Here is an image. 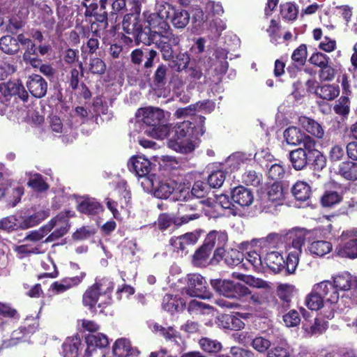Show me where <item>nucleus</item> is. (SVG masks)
<instances>
[{
    "label": "nucleus",
    "instance_id": "1",
    "mask_svg": "<svg viewBox=\"0 0 357 357\" xmlns=\"http://www.w3.org/2000/svg\"><path fill=\"white\" fill-rule=\"evenodd\" d=\"M154 13L146 17V22L150 27L147 33V39L153 38V34H158L168 40L174 46L178 45L180 37L173 33L167 21L170 17L172 6L165 1H158Z\"/></svg>",
    "mask_w": 357,
    "mask_h": 357
},
{
    "label": "nucleus",
    "instance_id": "2",
    "mask_svg": "<svg viewBox=\"0 0 357 357\" xmlns=\"http://www.w3.org/2000/svg\"><path fill=\"white\" fill-rule=\"evenodd\" d=\"M199 120L200 126L197 128L192 127L189 121L178 123L174 127V139L169 140L168 146L181 153L186 154L192 152L197 146L195 139L203 135L206 131L204 126L205 117L200 116Z\"/></svg>",
    "mask_w": 357,
    "mask_h": 357
},
{
    "label": "nucleus",
    "instance_id": "3",
    "mask_svg": "<svg viewBox=\"0 0 357 357\" xmlns=\"http://www.w3.org/2000/svg\"><path fill=\"white\" fill-rule=\"evenodd\" d=\"M136 117L138 123L142 122L146 127L142 130L145 134L156 139H164L169 134L167 125L169 113L158 108L149 107L137 110Z\"/></svg>",
    "mask_w": 357,
    "mask_h": 357
},
{
    "label": "nucleus",
    "instance_id": "4",
    "mask_svg": "<svg viewBox=\"0 0 357 357\" xmlns=\"http://www.w3.org/2000/svg\"><path fill=\"white\" fill-rule=\"evenodd\" d=\"M289 158L293 168L302 170L308 165H312L315 169H322L326 166V158L316 148V142L307 138L305 144L291 151Z\"/></svg>",
    "mask_w": 357,
    "mask_h": 357
},
{
    "label": "nucleus",
    "instance_id": "5",
    "mask_svg": "<svg viewBox=\"0 0 357 357\" xmlns=\"http://www.w3.org/2000/svg\"><path fill=\"white\" fill-rule=\"evenodd\" d=\"M150 181L153 186L144 190L153 192L158 198L167 199L172 195V199L175 201H184L189 196L188 184L174 177L155 174Z\"/></svg>",
    "mask_w": 357,
    "mask_h": 357
},
{
    "label": "nucleus",
    "instance_id": "6",
    "mask_svg": "<svg viewBox=\"0 0 357 357\" xmlns=\"http://www.w3.org/2000/svg\"><path fill=\"white\" fill-rule=\"evenodd\" d=\"M307 232L302 228H295L289 231V238L292 240L289 248L288 256L285 261V268L289 273H293L298 264L299 257L302 253V246L305 241Z\"/></svg>",
    "mask_w": 357,
    "mask_h": 357
},
{
    "label": "nucleus",
    "instance_id": "7",
    "mask_svg": "<svg viewBox=\"0 0 357 357\" xmlns=\"http://www.w3.org/2000/svg\"><path fill=\"white\" fill-rule=\"evenodd\" d=\"M128 167L138 177L143 189L153 186L150 180L155 174L151 173L152 164L149 160L142 155L132 156L128 162Z\"/></svg>",
    "mask_w": 357,
    "mask_h": 357
},
{
    "label": "nucleus",
    "instance_id": "8",
    "mask_svg": "<svg viewBox=\"0 0 357 357\" xmlns=\"http://www.w3.org/2000/svg\"><path fill=\"white\" fill-rule=\"evenodd\" d=\"M211 284L218 294L229 298L241 299L251 294L250 289L244 284L229 280H211Z\"/></svg>",
    "mask_w": 357,
    "mask_h": 357
},
{
    "label": "nucleus",
    "instance_id": "9",
    "mask_svg": "<svg viewBox=\"0 0 357 357\" xmlns=\"http://www.w3.org/2000/svg\"><path fill=\"white\" fill-rule=\"evenodd\" d=\"M336 254L342 257L357 258V228L344 231L337 239Z\"/></svg>",
    "mask_w": 357,
    "mask_h": 357
},
{
    "label": "nucleus",
    "instance_id": "10",
    "mask_svg": "<svg viewBox=\"0 0 357 357\" xmlns=\"http://www.w3.org/2000/svg\"><path fill=\"white\" fill-rule=\"evenodd\" d=\"M184 291L191 297L210 298L211 294L208 290L205 278L200 274H189L187 276V284Z\"/></svg>",
    "mask_w": 357,
    "mask_h": 357
},
{
    "label": "nucleus",
    "instance_id": "11",
    "mask_svg": "<svg viewBox=\"0 0 357 357\" xmlns=\"http://www.w3.org/2000/svg\"><path fill=\"white\" fill-rule=\"evenodd\" d=\"M122 28L126 33L132 35L136 40L146 43L148 34L142 30V24L139 18V14L130 13L126 15L122 22Z\"/></svg>",
    "mask_w": 357,
    "mask_h": 357
},
{
    "label": "nucleus",
    "instance_id": "12",
    "mask_svg": "<svg viewBox=\"0 0 357 357\" xmlns=\"http://www.w3.org/2000/svg\"><path fill=\"white\" fill-rule=\"evenodd\" d=\"M209 204L210 201L204 199L194 203L181 204L178 208L180 224H186L199 218L203 211V205Z\"/></svg>",
    "mask_w": 357,
    "mask_h": 357
},
{
    "label": "nucleus",
    "instance_id": "13",
    "mask_svg": "<svg viewBox=\"0 0 357 357\" xmlns=\"http://www.w3.org/2000/svg\"><path fill=\"white\" fill-rule=\"evenodd\" d=\"M17 96L24 102L28 98V93L18 81L8 82L0 84V102L5 103L9 98Z\"/></svg>",
    "mask_w": 357,
    "mask_h": 357
},
{
    "label": "nucleus",
    "instance_id": "14",
    "mask_svg": "<svg viewBox=\"0 0 357 357\" xmlns=\"http://www.w3.org/2000/svg\"><path fill=\"white\" fill-rule=\"evenodd\" d=\"M227 240L228 237L225 231H212L206 236L204 240L206 246L212 250L215 248L213 257L217 261L222 259Z\"/></svg>",
    "mask_w": 357,
    "mask_h": 357
},
{
    "label": "nucleus",
    "instance_id": "15",
    "mask_svg": "<svg viewBox=\"0 0 357 357\" xmlns=\"http://www.w3.org/2000/svg\"><path fill=\"white\" fill-rule=\"evenodd\" d=\"M63 357H91L79 337H68L62 345Z\"/></svg>",
    "mask_w": 357,
    "mask_h": 357
},
{
    "label": "nucleus",
    "instance_id": "16",
    "mask_svg": "<svg viewBox=\"0 0 357 357\" xmlns=\"http://www.w3.org/2000/svg\"><path fill=\"white\" fill-rule=\"evenodd\" d=\"M199 237L198 231L189 232L179 236L172 237L169 244L176 251L187 253L189 249L197 243Z\"/></svg>",
    "mask_w": 357,
    "mask_h": 357
},
{
    "label": "nucleus",
    "instance_id": "17",
    "mask_svg": "<svg viewBox=\"0 0 357 357\" xmlns=\"http://www.w3.org/2000/svg\"><path fill=\"white\" fill-rule=\"evenodd\" d=\"M47 225H51L48 229V233L53 229V232L47 236L45 242L54 241L64 236L69 229L68 220L64 215H57L52 218Z\"/></svg>",
    "mask_w": 357,
    "mask_h": 357
},
{
    "label": "nucleus",
    "instance_id": "18",
    "mask_svg": "<svg viewBox=\"0 0 357 357\" xmlns=\"http://www.w3.org/2000/svg\"><path fill=\"white\" fill-rule=\"evenodd\" d=\"M315 291L321 294L326 303L335 305L340 298V292L331 280H324L315 284Z\"/></svg>",
    "mask_w": 357,
    "mask_h": 357
},
{
    "label": "nucleus",
    "instance_id": "19",
    "mask_svg": "<svg viewBox=\"0 0 357 357\" xmlns=\"http://www.w3.org/2000/svg\"><path fill=\"white\" fill-rule=\"evenodd\" d=\"M112 0H100V9L98 11V4L96 3L87 5V3H83V6L86 8L84 15L86 17H94L96 20L99 22H104L106 25L107 24V11L106 8L108 5L111 3Z\"/></svg>",
    "mask_w": 357,
    "mask_h": 357
},
{
    "label": "nucleus",
    "instance_id": "20",
    "mask_svg": "<svg viewBox=\"0 0 357 357\" xmlns=\"http://www.w3.org/2000/svg\"><path fill=\"white\" fill-rule=\"evenodd\" d=\"M114 357H134L139 354L138 350L132 347L128 339L122 337L117 339L113 347Z\"/></svg>",
    "mask_w": 357,
    "mask_h": 357
},
{
    "label": "nucleus",
    "instance_id": "21",
    "mask_svg": "<svg viewBox=\"0 0 357 357\" xmlns=\"http://www.w3.org/2000/svg\"><path fill=\"white\" fill-rule=\"evenodd\" d=\"M26 86L33 96L40 98L45 96L47 83L40 75L34 74L28 77Z\"/></svg>",
    "mask_w": 357,
    "mask_h": 357
},
{
    "label": "nucleus",
    "instance_id": "22",
    "mask_svg": "<svg viewBox=\"0 0 357 357\" xmlns=\"http://www.w3.org/2000/svg\"><path fill=\"white\" fill-rule=\"evenodd\" d=\"M85 342L86 353H89L91 356L96 349L105 348L109 345L107 336L99 332L86 335L85 336Z\"/></svg>",
    "mask_w": 357,
    "mask_h": 357
},
{
    "label": "nucleus",
    "instance_id": "23",
    "mask_svg": "<svg viewBox=\"0 0 357 357\" xmlns=\"http://www.w3.org/2000/svg\"><path fill=\"white\" fill-rule=\"evenodd\" d=\"M252 159V154H247L243 152H236L230 155L222 165L225 171L234 172L238 169L242 165L250 162Z\"/></svg>",
    "mask_w": 357,
    "mask_h": 357
},
{
    "label": "nucleus",
    "instance_id": "24",
    "mask_svg": "<svg viewBox=\"0 0 357 357\" xmlns=\"http://www.w3.org/2000/svg\"><path fill=\"white\" fill-rule=\"evenodd\" d=\"M287 144L291 146H303L307 138H312L297 127L291 126L287 128L283 133Z\"/></svg>",
    "mask_w": 357,
    "mask_h": 357
},
{
    "label": "nucleus",
    "instance_id": "25",
    "mask_svg": "<svg viewBox=\"0 0 357 357\" xmlns=\"http://www.w3.org/2000/svg\"><path fill=\"white\" fill-rule=\"evenodd\" d=\"M82 302L84 306L88 307L90 310H93L98 304L99 307H102L104 305V297L96 289V286L93 284L89 287L83 294Z\"/></svg>",
    "mask_w": 357,
    "mask_h": 357
},
{
    "label": "nucleus",
    "instance_id": "26",
    "mask_svg": "<svg viewBox=\"0 0 357 357\" xmlns=\"http://www.w3.org/2000/svg\"><path fill=\"white\" fill-rule=\"evenodd\" d=\"M155 44L162 53V59L165 61H169L173 59L172 46L174 45L166 38L158 34H153V38L148 39L145 44Z\"/></svg>",
    "mask_w": 357,
    "mask_h": 357
},
{
    "label": "nucleus",
    "instance_id": "27",
    "mask_svg": "<svg viewBox=\"0 0 357 357\" xmlns=\"http://www.w3.org/2000/svg\"><path fill=\"white\" fill-rule=\"evenodd\" d=\"M213 109L214 104L213 102H197L194 105H190L185 107L177 109L175 112V116L177 118H183L193 115L197 112L204 111L206 112H211Z\"/></svg>",
    "mask_w": 357,
    "mask_h": 357
},
{
    "label": "nucleus",
    "instance_id": "28",
    "mask_svg": "<svg viewBox=\"0 0 357 357\" xmlns=\"http://www.w3.org/2000/svg\"><path fill=\"white\" fill-rule=\"evenodd\" d=\"M231 199L241 206H248L254 200L252 192L243 186L234 188L231 191Z\"/></svg>",
    "mask_w": 357,
    "mask_h": 357
},
{
    "label": "nucleus",
    "instance_id": "29",
    "mask_svg": "<svg viewBox=\"0 0 357 357\" xmlns=\"http://www.w3.org/2000/svg\"><path fill=\"white\" fill-rule=\"evenodd\" d=\"M77 210L88 215H97L102 211V206L94 198L84 197L78 202Z\"/></svg>",
    "mask_w": 357,
    "mask_h": 357
},
{
    "label": "nucleus",
    "instance_id": "30",
    "mask_svg": "<svg viewBox=\"0 0 357 357\" xmlns=\"http://www.w3.org/2000/svg\"><path fill=\"white\" fill-rule=\"evenodd\" d=\"M190 19V13L186 10L172 6L169 20L176 29H184L188 24Z\"/></svg>",
    "mask_w": 357,
    "mask_h": 357
},
{
    "label": "nucleus",
    "instance_id": "31",
    "mask_svg": "<svg viewBox=\"0 0 357 357\" xmlns=\"http://www.w3.org/2000/svg\"><path fill=\"white\" fill-rule=\"evenodd\" d=\"M233 278L237 279L245 283L247 285L257 289H270L269 283L262 279L255 278L250 275L242 274L238 272L231 273Z\"/></svg>",
    "mask_w": 357,
    "mask_h": 357
},
{
    "label": "nucleus",
    "instance_id": "32",
    "mask_svg": "<svg viewBox=\"0 0 357 357\" xmlns=\"http://www.w3.org/2000/svg\"><path fill=\"white\" fill-rule=\"evenodd\" d=\"M264 261L266 265L274 273H279L285 268V261L283 256L276 251L267 252Z\"/></svg>",
    "mask_w": 357,
    "mask_h": 357
},
{
    "label": "nucleus",
    "instance_id": "33",
    "mask_svg": "<svg viewBox=\"0 0 357 357\" xmlns=\"http://www.w3.org/2000/svg\"><path fill=\"white\" fill-rule=\"evenodd\" d=\"M333 285L340 291H349L353 284L352 275L348 271L340 272L332 276Z\"/></svg>",
    "mask_w": 357,
    "mask_h": 357
},
{
    "label": "nucleus",
    "instance_id": "34",
    "mask_svg": "<svg viewBox=\"0 0 357 357\" xmlns=\"http://www.w3.org/2000/svg\"><path fill=\"white\" fill-rule=\"evenodd\" d=\"M299 123L308 133L318 139L323 138L324 130L321 125L314 119L306 116H301L299 118Z\"/></svg>",
    "mask_w": 357,
    "mask_h": 357
},
{
    "label": "nucleus",
    "instance_id": "35",
    "mask_svg": "<svg viewBox=\"0 0 357 357\" xmlns=\"http://www.w3.org/2000/svg\"><path fill=\"white\" fill-rule=\"evenodd\" d=\"M332 249V243L324 240L312 241L307 247V250L312 255L320 257L329 253Z\"/></svg>",
    "mask_w": 357,
    "mask_h": 357
},
{
    "label": "nucleus",
    "instance_id": "36",
    "mask_svg": "<svg viewBox=\"0 0 357 357\" xmlns=\"http://www.w3.org/2000/svg\"><path fill=\"white\" fill-rule=\"evenodd\" d=\"M285 195V190L280 183L275 182L267 188L268 200L275 204H280L284 199Z\"/></svg>",
    "mask_w": 357,
    "mask_h": 357
},
{
    "label": "nucleus",
    "instance_id": "37",
    "mask_svg": "<svg viewBox=\"0 0 357 357\" xmlns=\"http://www.w3.org/2000/svg\"><path fill=\"white\" fill-rule=\"evenodd\" d=\"M337 174L344 179L357 181V163L351 161L342 162L339 165Z\"/></svg>",
    "mask_w": 357,
    "mask_h": 357
},
{
    "label": "nucleus",
    "instance_id": "38",
    "mask_svg": "<svg viewBox=\"0 0 357 357\" xmlns=\"http://www.w3.org/2000/svg\"><path fill=\"white\" fill-rule=\"evenodd\" d=\"M151 328L154 332L158 333L161 336L164 337L167 341H171L176 344H179V342L181 341L180 333L172 326L165 328L155 323Z\"/></svg>",
    "mask_w": 357,
    "mask_h": 357
},
{
    "label": "nucleus",
    "instance_id": "39",
    "mask_svg": "<svg viewBox=\"0 0 357 357\" xmlns=\"http://www.w3.org/2000/svg\"><path fill=\"white\" fill-rule=\"evenodd\" d=\"M280 239L281 236L278 234L271 233L266 237L252 239L251 241V245L261 249L275 248L278 246Z\"/></svg>",
    "mask_w": 357,
    "mask_h": 357
},
{
    "label": "nucleus",
    "instance_id": "40",
    "mask_svg": "<svg viewBox=\"0 0 357 357\" xmlns=\"http://www.w3.org/2000/svg\"><path fill=\"white\" fill-rule=\"evenodd\" d=\"M291 192L296 200L305 202L310 197L311 188L305 182L298 181L293 185Z\"/></svg>",
    "mask_w": 357,
    "mask_h": 357
},
{
    "label": "nucleus",
    "instance_id": "41",
    "mask_svg": "<svg viewBox=\"0 0 357 357\" xmlns=\"http://www.w3.org/2000/svg\"><path fill=\"white\" fill-rule=\"evenodd\" d=\"M184 305L185 303L182 299L177 298L170 294H166L162 300V308L172 314L181 310Z\"/></svg>",
    "mask_w": 357,
    "mask_h": 357
},
{
    "label": "nucleus",
    "instance_id": "42",
    "mask_svg": "<svg viewBox=\"0 0 357 357\" xmlns=\"http://www.w3.org/2000/svg\"><path fill=\"white\" fill-rule=\"evenodd\" d=\"M316 94L326 100H334L340 93L339 87L334 84H324L316 89Z\"/></svg>",
    "mask_w": 357,
    "mask_h": 357
},
{
    "label": "nucleus",
    "instance_id": "43",
    "mask_svg": "<svg viewBox=\"0 0 357 357\" xmlns=\"http://www.w3.org/2000/svg\"><path fill=\"white\" fill-rule=\"evenodd\" d=\"M243 254L236 249H230L229 250L225 251L222 254V258L226 264L229 266H243L245 264H241L243 260Z\"/></svg>",
    "mask_w": 357,
    "mask_h": 357
},
{
    "label": "nucleus",
    "instance_id": "44",
    "mask_svg": "<svg viewBox=\"0 0 357 357\" xmlns=\"http://www.w3.org/2000/svg\"><path fill=\"white\" fill-rule=\"evenodd\" d=\"M104 297V303L109 304L111 300L110 294L114 289V283L108 278H103L96 282L94 284Z\"/></svg>",
    "mask_w": 357,
    "mask_h": 357
},
{
    "label": "nucleus",
    "instance_id": "45",
    "mask_svg": "<svg viewBox=\"0 0 357 357\" xmlns=\"http://www.w3.org/2000/svg\"><path fill=\"white\" fill-rule=\"evenodd\" d=\"M294 291V287L291 284H281L277 288V295L282 301L284 308L289 307L291 298Z\"/></svg>",
    "mask_w": 357,
    "mask_h": 357
},
{
    "label": "nucleus",
    "instance_id": "46",
    "mask_svg": "<svg viewBox=\"0 0 357 357\" xmlns=\"http://www.w3.org/2000/svg\"><path fill=\"white\" fill-rule=\"evenodd\" d=\"M0 48L6 54H13L20 50L17 40L11 36H5L0 39Z\"/></svg>",
    "mask_w": 357,
    "mask_h": 357
},
{
    "label": "nucleus",
    "instance_id": "47",
    "mask_svg": "<svg viewBox=\"0 0 357 357\" xmlns=\"http://www.w3.org/2000/svg\"><path fill=\"white\" fill-rule=\"evenodd\" d=\"M187 184L189 196L186 197L185 201H188L192 197H196L198 199L204 198L208 193V187L206 183L202 181H198L195 182L191 190L189 184Z\"/></svg>",
    "mask_w": 357,
    "mask_h": 357
},
{
    "label": "nucleus",
    "instance_id": "48",
    "mask_svg": "<svg viewBox=\"0 0 357 357\" xmlns=\"http://www.w3.org/2000/svg\"><path fill=\"white\" fill-rule=\"evenodd\" d=\"M26 175L29 176L28 185L38 192H43L49 188L48 184L45 181L43 176L40 174L27 172Z\"/></svg>",
    "mask_w": 357,
    "mask_h": 357
},
{
    "label": "nucleus",
    "instance_id": "49",
    "mask_svg": "<svg viewBox=\"0 0 357 357\" xmlns=\"http://www.w3.org/2000/svg\"><path fill=\"white\" fill-rule=\"evenodd\" d=\"M305 305L311 310H318L324 307V300L319 292L315 291V285L305 298Z\"/></svg>",
    "mask_w": 357,
    "mask_h": 357
},
{
    "label": "nucleus",
    "instance_id": "50",
    "mask_svg": "<svg viewBox=\"0 0 357 357\" xmlns=\"http://www.w3.org/2000/svg\"><path fill=\"white\" fill-rule=\"evenodd\" d=\"M250 302L255 306L256 312H260V315L264 314L265 312H262L261 306L268 303V296L266 292H255L254 294H249Z\"/></svg>",
    "mask_w": 357,
    "mask_h": 357
},
{
    "label": "nucleus",
    "instance_id": "51",
    "mask_svg": "<svg viewBox=\"0 0 357 357\" xmlns=\"http://www.w3.org/2000/svg\"><path fill=\"white\" fill-rule=\"evenodd\" d=\"M289 356V347L285 341H282L277 345L273 344V347L267 351V357Z\"/></svg>",
    "mask_w": 357,
    "mask_h": 357
},
{
    "label": "nucleus",
    "instance_id": "52",
    "mask_svg": "<svg viewBox=\"0 0 357 357\" xmlns=\"http://www.w3.org/2000/svg\"><path fill=\"white\" fill-rule=\"evenodd\" d=\"M190 57L187 52H180L172 60V68L177 72L187 69Z\"/></svg>",
    "mask_w": 357,
    "mask_h": 357
},
{
    "label": "nucleus",
    "instance_id": "53",
    "mask_svg": "<svg viewBox=\"0 0 357 357\" xmlns=\"http://www.w3.org/2000/svg\"><path fill=\"white\" fill-rule=\"evenodd\" d=\"M199 344L204 351L208 353H216L222 349V344L220 342L208 337L201 338Z\"/></svg>",
    "mask_w": 357,
    "mask_h": 357
},
{
    "label": "nucleus",
    "instance_id": "54",
    "mask_svg": "<svg viewBox=\"0 0 357 357\" xmlns=\"http://www.w3.org/2000/svg\"><path fill=\"white\" fill-rule=\"evenodd\" d=\"M222 167L220 169L213 171L208 177V185L212 188H220L223 184L227 171H223Z\"/></svg>",
    "mask_w": 357,
    "mask_h": 357
},
{
    "label": "nucleus",
    "instance_id": "55",
    "mask_svg": "<svg viewBox=\"0 0 357 357\" xmlns=\"http://www.w3.org/2000/svg\"><path fill=\"white\" fill-rule=\"evenodd\" d=\"M342 196L335 191H326L321 197V202L324 207H332L339 204Z\"/></svg>",
    "mask_w": 357,
    "mask_h": 357
},
{
    "label": "nucleus",
    "instance_id": "56",
    "mask_svg": "<svg viewBox=\"0 0 357 357\" xmlns=\"http://www.w3.org/2000/svg\"><path fill=\"white\" fill-rule=\"evenodd\" d=\"M281 15L283 18L287 20H294L298 15V8L292 3H286L281 5Z\"/></svg>",
    "mask_w": 357,
    "mask_h": 357
},
{
    "label": "nucleus",
    "instance_id": "57",
    "mask_svg": "<svg viewBox=\"0 0 357 357\" xmlns=\"http://www.w3.org/2000/svg\"><path fill=\"white\" fill-rule=\"evenodd\" d=\"M212 249L206 246V242L199 248L194 255V262L197 265H202L206 262L211 253Z\"/></svg>",
    "mask_w": 357,
    "mask_h": 357
},
{
    "label": "nucleus",
    "instance_id": "58",
    "mask_svg": "<svg viewBox=\"0 0 357 357\" xmlns=\"http://www.w3.org/2000/svg\"><path fill=\"white\" fill-rule=\"evenodd\" d=\"M303 328L308 334L311 335H316L321 334L326 331V324L318 319H315L313 324H312L310 326L304 324Z\"/></svg>",
    "mask_w": 357,
    "mask_h": 357
},
{
    "label": "nucleus",
    "instance_id": "59",
    "mask_svg": "<svg viewBox=\"0 0 357 357\" xmlns=\"http://www.w3.org/2000/svg\"><path fill=\"white\" fill-rule=\"evenodd\" d=\"M89 70L93 74L102 75L105 72L106 65L99 58H91L89 63Z\"/></svg>",
    "mask_w": 357,
    "mask_h": 357
},
{
    "label": "nucleus",
    "instance_id": "60",
    "mask_svg": "<svg viewBox=\"0 0 357 357\" xmlns=\"http://www.w3.org/2000/svg\"><path fill=\"white\" fill-rule=\"evenodd\" d=\"M173 223L181 225L179 223V218H175L174 215L168 213H162L160 215L158 218V227L160 229H167Z\"/></svg>",
    "mask_w": 357,
    "mask_h": 357
},
{
    "label": "nucleus",
    "instance_id": "61",
    "mask_svg": "<svg viewBox=\"0 0 357 357\" xmlns=\"http://www.w3.org/2000/svg\"><path fill=\"white\" fill-rule=\"evenodd\" d=\"M333 109L339 115H347L349 112V99L346 96H341L336 102Z\"/></svg>",
    "mask_w": 357,
    "mask_h": 357
},
{
    "label": "nucleus",
    "instance_id": "62",
    "mask_svg": "<svg viewBox=\"0 0 357 357\" xmlns=\"http://www.w3.org/2000/svg\"><path fill=\"white\" fill-rule=\"evenodd\" d=\"M243 182L248 185L257 186L261 180V175L255 171H248L242 176Z\"/></svg>",
    "mask_w": 357,
    "mask_h": 357
},
{
    "label": "nucleus",
    "instance_id": "63",
    "mask_svg": "<svg viewBox=\"0 0 357 357\" xmlns=\"http://www.w3.org/2000/svg\"><path fill=\"white\" fill-rule=\"evenodd\" d=\"M283 321L287 327H294L301 322V318L298 312L295 310H291L283 315Z\"/></svg>",
    "mask_w": 357,
    "mask_h": 357
},
{
    "label": "nucleus",
    "instance_id": "64",
    "mask_svg": "<svg viewBox=\"0 0 357 357\" xmlns=\"http://www.w3.org/2000/svg\"><path fill=\"white\" fill-rule=\"evenodd\" d=\"M230 354L231 356L227 354H220L217 357H252L253 353L249 350L238 347H233L231 348Z\"/></svg>",
    "mask_w": 357,
    "mask_h": 357
}]
</instances>
